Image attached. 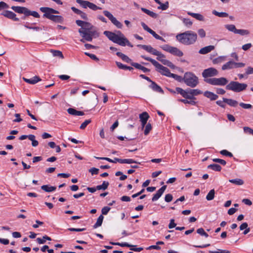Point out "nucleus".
<instances>
[{
    "label": "nucleus",
    "instance_id": "obj_46",
    "mask_svg": "<svg viewBox=\"0 0 253 253\" xmlns=\"http://www.w3.org/2000/svg\"><path fill=\"white\" fill-rule=\"evenodd\" d=\"M88 7L90 9L94 10V11L97 10L98 9H102L101 7L97 6L96 5H95V4L92 3V2H90V1L88 3V7Z\"/></svg>",
    "mask_w": 253,
    "mask_h": 253
},
{
    "label": "nucleus",
    "instance_id": "obj_47",
    "mask_svg": "<svg viewBox=\"0 0 253 253\" xmlns=\"http://www.w3.org/2000/svg\"><path fill=\"white\" fill-rule=\"evenodd\" d=\"M150 34H151L157 40H161L164 42H166L165 40L163 37L158 35L153 30H152V31L150 32Z\"/></svg>",
    "mask_w": 253,
    "mask_h": 253
},
{
    "label": "nucleus",
    "instance_id": "obj_34",
    "mask_svg": "<svg viewBox=\"0 0 253 253\" xmlns=\"http://www.w3.org/2000/svg\"><path fill=\"white\" fill-rule=\"evenodd\" d=\"M103 219H104V216H103V215H100L97 218L96 222L93 225V228H96L100 226L102 224Z\"/></svg>",
    "mask_w": 253,
    "mask_h": 253
},
{
    "label": "nucleus",
    "instance_id": "obj_43",
    "mask_svg": "<svg viewBox=\"0 0 253 253\" xmlns=\"http://www.w3.org/2000/svg\"><path fill=\"white\" fill-rule=\"evenodd\" d=\"M170 77L174 79L175 80H176L177 81H178L179 82H184V77H182L180 76H179L178 75L174 74L172 73V75H171Z\"/></svg>",
    "mask_w": 253,
    "mask_h": 253
},
{
    "label": "nucleus",
    "instance_id": "obj_8",
    "mask_svg": "<svg viewBox=\"0 0 253 253\" xmlns=\"http://www.w3.org/2000/svg\"><path fill=\"white\" fill-rule=\"evenodd\" d=\"M218 74V71L214 68L211 67L208 69H205L202 73V76L204 78V81L207 83V80L211 79V77L216 76Z\"/></svg>",
    "mask_w": 253,
    "mask_h": 253
},
{
    "label": "nucleus",
    "instance_id": "obj_48",
    "mask_svg": "<svg viewBox=\"0 0 253 253\" xmlns=\"http://www.w3.org/2000/svg\"><path fill=\"white\" fill-rule=\"evenodd\" d=\"M188 99H179V101L184 103V104H190L192 105H195L196 104V102L194 101V100H188Z\"/></svg>",
    "mask_w": 253,
    "mask_h": 253
},
{
    "label": "nucleus",
    "instance_id": "obj_27",
    "mask_svg": "<svg viewBox=\"0 0 253 253\" xmlns=\"http://www.w3.org/2000/svg\"><path fill=\"white\" fill-rule=\"evenodd\" d=\"M187 14L189 15H190L192 17L195 18V19H196L198 20H199V21H204V17L201 14L193 13V12H188Z\"/></svg>",
    "mask_w": 253,
    "mask_h": 253
},
{
    "label": "nucleus",
    "instance_id": "obj_54",
    "mask_svg": "<svg viewBox=\"0 0 253 253\" xmlns=\"http://www.w3.org/2000/svg\"><path fill=\"white\" fill-rule=\"evenodd\" d=\"M91 122V121L90 119L86 120L84 122H83L81 125L80 126V129H84L86 126L90 124Z\"/></svg>",
    "mask_w": 253,
    "mask_h": 253
},
{
    "label": "nucleus",
    "instance_id": "obj_13",
    "mask_svg": "<svg viewBox=\"0 0 253 253\" xmlns=\"http://www.w3.org/2000/svg\"><path fill=\"white\" fill-rule=\"evenodd\" d=\"M43 17L46 18L56 23H62L64 21V18L62 16L54 15L49 13L43 14Z\"/></svg>",
    "mask_w": 253,
    "mask_h": 253
},
{
    "label": "nucleus",
    "instance_id": "obj_50",
    "mask_svg": "<svg viewBox=\"0 0 253 253\" xmlns=\"http://www.w3.org/2000/svg\"><path fill=\"white\" fill-rule=\"evenodd\" d=\"M236 34H240L241 35H248L250 34V32L247 30L237 29Z\"/></svg>",
    "mask_w": 253,
    "mask_h": 253
},
{
    "label": "nucleus",
    "instance_id": "obj_53",
    "mask_svg": "<svg viewBox=\"0 0 253 253\" xmlns=\"http://www.w3.org/2000/svg\"><path fill=\"white\" fill-rule=\"evenodd\" d=\"M145 128L144 130V133L145 135H147L148 134V133L150 132V130L152 129V126L151 125L150 123L146 124L145 125Z\"/></svg>",
    "mask_w": 253,
    "mask_h": 253
},
{
    "label": "nucleus",
    "instance_id": "obj_37",
    "mask_svg": "<svg viewBox=\"0 0 253 253\" xmlns=\"http://www.w3.org/2000/svg\"><path fill=\"white\" fill-rule=\"evenodd\" d=\"M212 13L213 14L219 17H227L228 16V14L226 12H219L215 10H213Z\"/></svg>",
    "mask_w": 253,
    "mask_h": 253
},
{
    "label": "nucleus",
    "instance_id": "obj_31",
    "mask_svg": "<svg viewBox=\"0 0 253 253\" xmlns=\"http://www.w3.org/2000/svg\"><path fill=\"white\" fill-rule=\"evenodd\" d=\"M116 64L119 69L123 70H128L129 71H132L133 70L132 67L124 65L121 62H116Z\"/></svg>",
    "mask_w": 253,
    "mask_h": 253
},
{
    "label": "nucleus",
    "instance_id": "obj_10",
    "mask_svg": "<svg viewBox=\"0 0 253 253\" xmlns=\"http://www.w3.org/2000/svg\"><path fill=\"white\" fill-rule=\"evenodd\" d=\"M207 83L212 85L224 86L227 85L228 81L226 78L221 77L219 78H213L211 79L207 80Z\"/></svg>",
    "mask_w": 253,
    "mask_h": 253
},
{
    "label": "nucleus",
    "instance_id": "obj_6",
    "mask_svg": "<svg viewBox=\"0 0 253 253\" xmlns=\"http://www.w3.org/2000/svg\"><path fill=\"white\" fill-rule=\"evenodd\" d=\"M247 86L248 85L246 84L240 83L236 81H231L226 85V89L235 92H240L246 90Z\"/></svg>",
    "mask_w": 253,
    "mask_h": 253
},
{
    "label": "nucleus",
    "instance_id": "obj_60",
    "mask_svg": "<svg viewBox=\"0 0 253 253\" xmlns=\"http://www.w3.org/2000/svg\"><path fill=\"white\" fill-rule=\"evenodd\" d=\"M84 54L89 56L91 59L95 61H99V59L96 57V56L94 54H91L88 52H85Z\"/></svg>",
    "mask_w": 253,
    "mask_h": 253
},
{
    "label": "nucleus",
    "instance_id": "obj_36",
    "mask_svg": "<svg viewBox=\"0 0 253 253\" xmlns=\"http://www.w3.org/2000/svg\"><path fill=\"white\" fill-rule=\"evenodd\" d=\"M229 181L237 185H242L244 184V181L239 178L230 179Z\"/></svg>",
    "mask_w": 253,
    "mask_h": 253
},
{
    "label": "nucleus",
    "instance_id": "obj_58",
    "mask_svg": "<svg viewBox=\"0 0 253 253\" xmlns=\"http://www.w3.org/2000/svg\"><path fill=\"white\" fill-rule=\"evenodd\" d=\"M239 105L244 109H251L252 108V105L250 104H246L243 102H241L239 104Z\"/></svg>",
    "mask_w": 253,
    "mask_h": 253
},
{
    "label": "nucleus",
    "instance_id": "obj_49",
    "mask_svg": "<svg viewBox=\"0 0 253 253\" xmlns=\"http://www.w3.org/2000/svg\"><path fill=\"white\" fill-rule=\"evenodd\" d=\"M197 233L201 236H205L206 238L209 237V235L205 231L203 228L198 229L197 230Z\"/></svg>",
    "mask_w": 253,
    "mask_h": 253
},
{
    "label": "nucleus",
    "instance_id": "obj_41",
    "mask_svg": "<svg viewBox=\"0 0 253 253\" xmlns=\"http://www.w3.org/2000/svg\"><path fill=\"white\" fill-rule=\"evenodd\" d=\"M29 140L32 141V145L33 147H37L39 145V142L35 139V136L33 134H30Z\"/></svg>",
    "mask_w": 253,
    "mask_h": 253
},
{
    "label": "nucleus",
    "instance_id": "obj_40",
    "mask_svg": "<svg viewBox=\"0 0 253 253\" xmlns=\"http://www.w3.org/2000/svg\"><path fill=\"white\" fill-rule=\"evenodd\" d=\"M225 27L228 31L233 32L236 34L237 29L234 25L233 24H227L225 25Z\"/></svg>",
    "mask_w": 253,
    "mask_h": 253
},
{
    "label": "nucleus",
    "instance_id": "obj_33",
    "mask_svg": "<svg viewBox=\"0 0 253 253\" xmlns=\"http://www.w3.org/2000/svg\"><path fill=\"white\" fill-rule=\"evenodd\" d=\"M109 185V183L108 181H104L101 185H99L96 186V189L97 190H105L107 189Z\"/></svg>",
    "mask_w": 253,
    "mask_h": 253
},
{
    "label": "nucleus",
    "instance_id": "obj_44",
    "mask_svg": "<svg viewBox=\"0 0 253 253\" xmlns=\"http://www.w3.org/2000/svg\"><path fill=\"white\" fill-rule=\"evenodd\" d=\"M226 57L225 56H219L212 60L213 64H218L221 63L225 60Z\"/></svg>",
    "mask_w": 253,
    "mask_h": 253
},
{
    "label": "nucleus",
    "instance_id": "obj_39",
    "mask_svg": "<svg viewBox=\"0 0 253 253\" xmlns=\"http://www.w3.org/2000/svg\"><path fill=\"white\" fill-rule=\"evenodd\" d=\"M215 194V191L214 189H212L210 191L206 196V199L208 201H211L214 199Z\"/></svg>",
    "mask_w": 253,
    "mask_h": 253
},
{
    "label": "nucleus",
    "instance_id": "obj_9",
    "mask_svg": "<svg viewBox=\"0 0 253 253\" xmlns=\"http://www.w3.org/2000/svg\"><path fill=\"white\" fill-rule=\"evenodd\" d=\"M161 47L164 50L169 52L175 56L181 57L183 55L182 51L176 47L171 46L169 44H165Z\"/></svg>",
    "mask_w": 253,
    "mask_h": 253
},
{
    "label": "nucleus",
    "instance_id": "obj_7",
    "mask_svg": "<svg viewBox=\"0 0 253 253\" xmlns=\"http://www.w3.org/2000/svg\"><path fill=\"white\" fill-rule=\"evenodd\" d=\"M11 8L15 12L24 14L25 16H32L35 18H40V14L35 11H31L26 7L12 6Z\"/></svg>",
    "mask_w": 253,
    "mask_h": 253
},
{
    "label": "nucleus",
    "instance_id": "obj_14",
    "mask_svg": "<svg viewBox=\"0 0 253 253\" xmlns=\"http://www.w3.org/2000/svg\"><path fill=\"white\" fill-rule=\"evenodd\" d=\"M104 34L111 41L115 43L118 42V40H119L120 35L119 34H117L108 31L104 32Z\"/></svg>",
    "mask_w": 253,
    "mask_h": 253
},
{
    "label": "nucleus",
    "instance_id": "obj_18",
    "mask_svg": "<svg viewBox=\"0 0 253 253\" xmlns=\"http://www.w3.org/2000/svg\"><path fill=\"white\" fill-rule=\"evenodd\" d=\"M22 79L26 83L31 84H35L38 82L41 81V78L37 76H35L33 77V78L31 79H27L25 77H23Z\"/></svg>",
    "mask_w": 253,
    "mask_h": 253
},
{
    "label": "nucleus",
    "instance_id": "obj_42",
    "mask_svg": "<svg viewBox=\"0 0 253 253\" xmlns=\"http://www.w3.org/2000/svg\"><path fill=\"white\" fill-rule=\"evenodd\" d=\"M76 23L78 26H81L82 28L84 27L85 25L88 26L90 25V23L80 20H77L76 21Z\"/></svg>",
    "mask_w": 253,
    "mask_h": 253
},
{
    "label": "nucleus",
    "instance_id": "obj_59",
    "mask_svg": "<svg viewBox=\"0 0 253 253\" xmlns=\"http://www.w3.org/2000/svg\"><path fill=\"white\" fill-rule=\"evenodd\" d=\"M184 24L187 27H190L192 25V22L188 18H184L183 20Z\"/></svg>",
    "mask_w": 253,
    "mask_h": 253
},
{
    "label": "nucleus",
    "instance_id": "obj_11",
    "mask_svg": "<svg viewBox=\"0 0 253 253\" xmlns=\"http://www.w3.org/2000/svg\"><path fill=\"white\" fill-rule=\"evenodd\" d=\"M245 66V64L243 63H237L233 61H229L226 63L222 66V70H229L233 68H238L243 67Z\"/></svg>",
    "mask_w": 253,
    "mask_h": 253
},
{
    "label": "nucleus",
    "instance_id": "obj_52",
    "mask_svg": "<svg viewBox=\"0 0 253 253\" xmlns=\"http://www.w3.org/2000/svg\"><path fill=\"white\" fill-rule=\"evenodd\" d=\"M160 5L158 7V8L163 10H165L168 8L169 3L168 1H166L165 3H162V4H160Z\"/></svg>",
    "mask_w": 253,
    "mask_h": 253
},
{
    "label": "nucleus",
    "instance_id": "obj_55",
    "mask_svg": "<svg viewBox=\"0 0 253 253\" xmlns=\"http://www.w3.org/2000/svg\"><path fill=\"white\" fill-rule=\"evenodd\" d=\"M220 153L222 155H224V156H228L229 157H233V154L230 152H228L227 150H222L221 151H220Z\"/></svg>",
    "mask_w": 253,
    "mask_h": 253
},
{
    "label": "nucleus",
    "instance_id": "obj_25",
    "mask_svg": "<svg viewBox=\"0 0 253 253\" xmlns=\"http://www.w3.org/2000/svg\"><path fill=\"white\" fill-rule=\"evenodd\" d=\"M150 87L155 91L161 93H164V91L162 88L153 81L151 82V84L150 85Z\"/></svg>",
    "mask_w": 253,
    "mask_h": 253
},
{
    "label": "nucleus",
    "instance_id": "obj_35",
    "mask_svg": "<svg viewBox=\"0 0 253 253\" xmlns=\"http://www.w3.org/2000/svg\"><path fill=\"white\" fill-rule=\"evenodd\" d=\"M189 91L190 95H192L193 97L195 96H197L198 95L201 94L202 93V91L198 89H190L188 88Z\"/></svg>",
    "mask_w": 253,
    "mask_h": 253
},
{
    "label": "nucleus",
    "instance_id": "obj_22",
    "mask_svg": "<svg viewBox=\"0 0 253 253\" xmlns=\"http://www.w3.org/2000/svg\"><path fill=\"white\" fill-rule=\"evenodd\" d=\"M68 113L73 116H83L84 113L83 111H77L76 109L72 108H69L67 109Z\"/></svg>",
    "mask_w": 253,
    "mask_h": 253
},
{
    "label": "nucleus",
    "instance_id": "obj_28",
    "mask_svg": "<svg viewBox=\"0 0 253 253\" xmlns=\"http://www.w3.org/2000/svg\"><path fill=\"white\" fill-rule=\"evenodd\" d=\"M223 101L224 103H227L228 105H230L232 107H236L238 105V102L236 100L232 99H228L223 98Z\"/></svg>",
    "mask_w": 253,
    "mask_h": 253
},
{
    "label": "nucleus",
    "instance_id": "obj_21",
    "mask_svg": "<svg viewBox=\"0 0 253 253\" xmlns=\"http://www.w3.org/2000/svg\"><path fill=\"white\" fill-rule=\"evenodd\" d=\"M214 49V46L213 45L207 46L200 49V50L199 51V53L201 54H206L207 53L210 52Z\"/></svg>",
    "mask_w": 253,
    "mask_h": 253
},
{
    "label": "nucleus",
    "instance_id": "obj_3",
    "mask_svg": "<svg viewBox=\"0 0 253 253\" xmlns=\"http://www.w3.org/2000/svg\"><path fill=\"white\" fill-rule=\"evenodd\" d=\"M93 26L90 23L89 25H85L84 27L79 29V32L83 39H81L82 42H84V39L88 42H91L93 37H98V33L96 30H93Z\"/></svg>",
    "mask_w": 253,
    "mask_h": 253
},
{
    "label": "nucleus",
    "instance_id": "obj_1",
    "mask_svg": "<svg viewBox=\"0 0 253 253\" xmlns=\"http://www.w3.org/2000/svg\"><path fill=\"white\" fill-rule=\"evenodd\" d=\"M137 46L139 47L142 48L144 50L147 51L148 52L157 56V59L161 62L164 65H167L171 69L175 68V65L171 62L164 59L166 57L164 54H162L161 52L158 51L157 49L154 48L151 45L138 44Z\"/></svg>",
    "mask_w": 253,
    "mask_h": 253
},
{
    "label": "nucleus",
    "instance_id": "obj_12",
    "mask_svg": "<svg viewBox=\"0 0 253 253\" xmlns=\"http://www.w3.org/2000/svg\"><path fill=\"white\" fill-rule=\"evenodd\" d=\"M103 14L108 17L111 22L115 25L118 28L121 29L123 27V24L119 22L114 16L108 11H103Z\"/></svg>",
    "mask_w": 253,
    "mask_h": 253
},
{
    "label": "nucleus",
    "instance_id": "obj_19",
    "mask_svg": "<svg viewBox=\"0 0 253 253\" xmlns=\"http://www.w3.org/2000/svg\"><path fill=\"white\" fill-rule=\"evenodd\" d=\"M40 9L44 14L49 13V14H52L59 13L58 11L48 7H41Z\"/></svg>",
    "mask_w": 253,
    "mask_h": 253
},
{
    "label": "nucleus",
    "instance_id": "obj_64",
    "mask_svg": "<svg viewBox=\"0 0 253 253\" xmlns=\"http://www.w3.org/2000/svg\"><path fill=\"white\" fill-rule=\"evenodd\" d=\"M198 33L201 38H204L206 36V32L203 29L198 30Z\"/></svg>",
    "mask_w": 253,
    "mask_h": 253
},
{
    "label": "nucleus",
    "instance_id": "obj_26",
    "mask_svg": "<svg viewBox=\"0 0 253 253\" xmlns=\"http://www.w3.org/2000/svg\"><path fill=\"white\" fill-rule=\"evenodd\" d=\"M116 55L120 57L124 61L126 62L127 63H132V62L131 59L129 58L126 55L122 53L121 52H117L116 53Z\"/></svg>",
    "mask_w": 253,
    "mask_h": 253
},
{
    "label": "nucleus",
    "instance_id": "obj_57",
    "mask_svg": "<svg viewBox=\"0 0 253 253\" xmlns=\"http://www.w3.org/2000/svg\"><path fill=\"white\" fill-rule=\"evenodd\" d=\"M212 161L214 162L218 163L223 166H225L226 164V162L225 160L220 159L214 158L212 159Z\"/></svg>",
    "mask_w": 253,
    "mask_h": 253
},
{
    "label": "nucleus",
    "instance_id": "obj_15",
    "mask_svg": "<svg viewBox=\"0 0 253 253\" xmlns=\"http://www.w3.org/2000/svg\"><path fill=\"white\" fill-rule=\"evenodd\" d=\"M1 15L4 16V17L9 18L10 19H12L15 21H19V19L16 17V15L14 12L9 11V10H5L3 11L1 13Z\"/></svg>",
    "mask_w": 253,
    "mask_h": 253
},
{
    "label": "nucleus",
    "instance_id": "obj_62",
    "mask_svg": "<svg viewBox=\"0 0 253 253\" xmlns=\"http://www.w3.org/2000/svg\"><path fill=\"white\" fill-rule=\"evenodd\" d=\"M173 199L172 195L171 194H168L166 195L165 197V200L166 202H170Z\"/></svg>",
    "mask_w": 253,
    "mask_h": 253
},
{
    "label": "nucleus",
    "instance_id": "obj_63",
    "mask_svg": "<svg viewBox=\"0 0 253 253\" xmlns=\"http://www.w3.org/2000/svg\"><path fill=\"white\" fill-rule=\"evenodd\" d=\"M99 169L95 168H92L89 169V172L91 173L92 175L97 174L99 172Z\"/></svg>",
    "mask_w": 253,
    "mask_h": 253
},
{
    "label": "nucleus",
    "instance_id": "obj_23",
    "mask_svg": "<svg viewBox=\"0 0 253 253\" xmlns=\"http://www.w3.org/2000/svg\"><path fill=\"white\" fill-rule=\"evenodd\" d=\"M204 95L205 97L210 99V100L212 101L216 100L218 97L217 95L209 91H205Z\"/></svg>",
    "mask_w": 253,
    "mask_h": 253
},
{
    "label": "nucleus",
    "instance_id": "obj_56",
    "mask_svg": "<svg viewBox=\"0 0 253 253\" xmlns=\"http://www.w3.org/2000/svg\"><path fill=\"white\" fill-rule=\"evenodd\" d=\"M244 131L245 133H249L253 135V129L248 126L243 127Z\"/></svg>",
    "mask_w": 253,
    "mask_h": 253
},
{
    "label": "nucleus",
    "instance_id": "obj_2",
    "mask_svg": "<svg viewBox=\"0 0 253 253\" xmlns=\"http://www.w3.org/2000/svg\"><path fill=\"white\" fill-rule=\"evenodd\" d=\"M176 40L181 43L189 45L194 44L197 40V35L192 31H187L178 34L176 36Z\"/></svg>",
    "mask_w": 253,
    "mask_h": 253
},
{
    "label": "nucleus",
    "instance_id": "obj_30",
    "mask_svg": "<svg viewBox=\"0 0 253 253\" xmlns=\"http://www.w3.org/2000/svg\"><path fill=\"white\" fill-rule=\"evenodd\" d=\"M141 10L145 13L146 14H148L150 16H151L152 18H156L158 17V14L152 11H150L146 8H141Z\"/></svg>",
    "mask_w": 253,
    "mask_h": 253
},
{
    "label": "nucleus",
    "instance_id": "obj_32",
    "mask_svg": "<svg viewBox=\"0 0 253 253\" xmlns=\"http://www.w3.org/2000/svg\"><path fill=\"white\" fill-rule=\"evenodd\" d=\"M208 169H210L215 171H220L221 170V167L218 164H211L208 166Z\"/></svg>",
    "mask_w": 253,
    "mask_h": 253
},
{
    "label": "nucleus",
    "instance_id": "obj_17",
    "mask_svg": "<svg viewBox=\"0 0 253 253\" xmlns=\"http://www.w3.org/2000/svg\"><path fill=\"white\" fill-rule=\"evenodd\" d=\"M139 118L141 122L142 126L144 127L147 124L149 116L146 112H144L139 115Z\"/></svg>",
    "mask_w": 253,
    "mask_h": 253
},
{
    "label": "nucleus",
    "instance_id": "obj_38",
    "mask_svg": "<svg viewBox=\"0 0 253 253\" xmlns=\"http://www.w3.org/2000/svg\"><path fill=\"white\" fill-rule=\"evenodd\" d=\"M76 2L84 8H86L88 7L89 1L84 0H76Z\"/></svg>",
    "mask_w": 253,
    "mask_h": 253
},
{
    "label": "nucleus",
    "instance_id": "obj_51",
    "mask_svg": "<svg viewBox=\"0 0 253 253\" xmlns=\"http://www.w3.org/2000/svg\"><path fill=\"white\" fill-rule=\"evenodd\" d=\"M51 52L52 53L54 56L60 57L61 58H64L63 55L60 51L52 50Z\"/></svg>",
    "mask_w": 253,
    "mask_h": 253
},
{
    "label": "nucleus",
    "instance_id": "obj_29",
    "mask_svg": "<svg viewBox=\"0 0 253 253\" xmlns=\"http://www.w3.org/2000/svg\"><path fill=\"white\" fill-rule=\"evenodd\" d=\"M41 189L47 192H50L56 190V187L55 186H49L48 185H43L42 186Z\"/></svg>",
    "mask_w": 253,
    "mask_h": 253
},
{
    "label": "nucleus",
    "instance_id": "obj_16",
    "mask_svg": "<svg viewBox=\"0 0 253 253\" xmlns=\"http://www.w3.org/2000/svg\"><path fill=\"white\" fill-rule=\"evenodd\" d=\"M166 188L167 186L164 185L159 190H158L157 193L155 195H154L153 197H152V201L153 202H154L158 200L163 195Z\"/></svg>",
    "mask_w": 253,
    "mask_h": 253
},
{
    "label": "nucleus",
    "instance_id": "obj_61",
    "mask_svg": "<svg viewBox=\"0 0 253 253\" xmlns=\"http://www.w3.org/2000/svg\"><path fill=\"white\" fill-rule=\"evenodd\" d=\"M110 208H109V207H103L102 209V210H101V212H102V214L101 215H106L108 212L110 210Z\"/></svg>",
    "mask_w": 253,
    "mask_h": 253
},
{
    "label": "nucleus",
    "instance_id": "obj_24",
    "mask_svg": "<svg viewBox=\"0 0 253 253\" xmlns=\"http://www.w3.org/2000/svg\"><path fill=\"white\" fill-rule=\"evenodd\" d=\"M117 33L119 34L120 37L119 40H118V42H117V43L121 46H125V42L127 39L125 37L124 35L121 32L119 31L117 32Z\"/></svg>",
    "mask_w": 253,
    "mask_h": 253
},
{
    "label": "nucleus",
    "instance_id": "obj_4",
    "mask_svg": "<svg viewBox=\"0 0 253 253\" xmlns=\"http://www.w3.org/2000/svg\"><path fill=\"white\" fill-rule=\"evenodd\" d=\"M141 57L150 62L156 67L157 71L162 75L168 77H171V75H172V73H170L169 70L168 68L160 64L155 60L144 55H141Z\"/></svg>",
    "mask_w": 253,
    "mask_h": 253
},
{
    "label": "nucleus",
    "instance_id": "obj_20",
    "mask_svg": "<svg viewBox=\"0 0 253 253\" xmlns=\"http://www.w3.org/2000/svg\"><path fill=\"white\" fill-rule=\"evenodd\" d=\"M71 9L76 14L79 15L81 18L85 20H87L88 19L87 14L85 12L73 6L71 7Z\"/></svg>",
    "mask_w": 253,
    "mask_h": 253
},
{
    "label": "nucleus",
    "instance_id": "obj_45",
    "mask_svg": "<svg viewBox=\"0 0 253 253\" xmlns=\"http://www.w3.org/2000/svg\"><path fill=\"white\" fill-rule=\"evenodd\" d=\"M183 97L184 98H185V99H189V100H195V99H196V98L195 97H193V96H192V95L190 94V93H189L188 89H186L185 93H184V94Z\"/></svg>",
    "mask_w": 253,
    "mask_h": 253
},
{
    "label": "nucleus",
    "instance_id": "obj_5",
    "mask_svg": "<svg viewBox=\"0 0 253 253\" xmlns=\"http://www.w3.org/2000/svg\"><path fill=\"white\" fill-rule=\"evenodd\" d=\"M184 83L192 88L196 87L199 84L198 78L193 73L187 72L184 75Z\"/></svg>",
    "mask_w": 253,
    "mask_h": 253
}]
</instances>
